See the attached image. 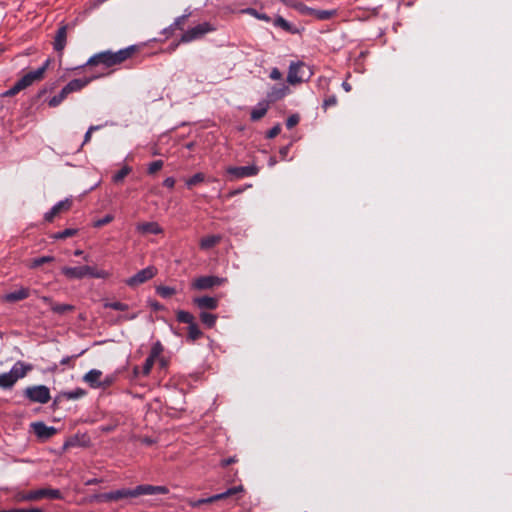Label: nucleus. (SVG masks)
Segmentation results:
<instances>
[{"label": "nucleus", "instance_id": "nucleus-12", "mask_svg": "<svg viewBox=\"0 0 512 512\" xmlns=\"http://www.w3.org/2000/svg\"><path fill=\"white\" fill-rule=\"evenodd\" d=\"M168 489L165 486H154V485H138L134 488V497H138L141 495H157V494H167Z\"/></svg>", "mask_w": 512, "mask_h": 512}, {"label": "nucleus", "instance_id": "nucleus-8", "mask_svg": "<svg viewBox=\"0 0 512 512\" xmlns=\"http://www.w3.org/2000/svg\"><path fill=\"white\" fill-rule=\"evenodd\" d=\"M296 11L301 15H309L313 16L317 20H329L336 15V10H318L312 7L305 5L300 2L299 5L296 6Z\"/></svg>", "mask_w": 512, "mask_h": 512}, {"label": "nucleus", "instance_id": "nucleus-35", "mask_svg": "<svg viewBox=\"0 0 512 512\" xmlns=\"http://www.w3.org/2000/svg\"><path fill=\"white\" fill-rule=\"evenodd\" d=\"M156 292L158 295H160L162 298H168L176 293L175 288L170 286H158L156 288Z\"/></svg>", "mask_w": 512, "mask_h": 512}, {"label": "nucleus", "instance_id": "nucleus-48", "mask_svg": "<svg viewBox=\"0 0 512 512\" xmlns=\"http://www.w3.org/2000/svg\"><path fill=\"white\" fill-rule=\"evenodd\" d=\"M162 351V346L159 342H157L151 349L149 357L156 359Z\"/></svg>", "mask_w": 512, "mask_h": 512}, {"label": "nucleus", "instance_id": "nucleus-4", "mask_svg": "<svg viewBox=\"0 0 512 512\" xmlns=\"http://www.w3.org/2000/svg\"><path fill=\"white\" fill-rule=\"evenodd\" d=\"M214 30L215 27L211 25L209 22L200 23L184 32L180 38V42L189 43L201 39L207 33H210Z\"/></svg>", "mask_w": 512, "mask_h": 512}, {"label": "nucleus", "instance_id": "nucleus-24", "mask_svg": "<svg viewBox=\"0 0 512 512\" xmlns=\"http://www.w3.org/2000/svg\"><path fill=\"white\" fill-rule=\"evenodd\" d=\"M32 426L35 434L39 437L49 438L56 432L54 427L47 426L43 422L33 423Z\"/></svg>", "mask_w": 512, "mask_h": 512}, {"label": "nucleus", "instance_id": "nucleus-62", "mask_svg": "<svg viewBox=\"0 0 512 512\" xmlns=\"http://www.w3.org/2000/svg\"><path fill=\"white\" fill-rule=\"evenodd\" d=\"M21 512H45L41 508L21 509Z\"/></svg>", "mask_w": 512, "mask_h": 512}, {"label": "nucleus", "instance_id": "nucleus-41", "mask_svg": "<svg viewBox=\"0 0 512 512\" xmlns=\"http://www.w3.org/2000/svg\"><path fill=\"white\" fill-rule=\"evenodd\" d=\"M21 90H23V89L21 88L19 83L16 82L10 89L4 91L1 94V97H12V96L16 95L17 93H19Z\"/></svg>", "mask_w": 512, "mask_h": 512}, {"label": "nucleus", "instance_id": "nucleus-7", "mask_svg": "<svg viewBox=\"0 0 512 512\" xmlns=\"http://www.w3.org/2000/svg\"><path fill=\"white\" fill-rule=\"evenodd\" d=\"M50 64V59L45 60V62L36 70L30 71L22 76L17 82L21 86L22 89H25L31 86L33 83L38 82L43 79L46 70L48 69Z\"/></svg>", "mask_w": 512, "mask_h": 512}, {"label": "nucleus", "instance_id": "nucleus-6", "mask_svg": "<svg viewBox=\"0 0 512 512\" xmlns=\"http://www.w3.org/2000/svg\"><path fill=\"white\" fill-rule=\"evenodd\" d=\"M242 491H243V487L241 485H239V486H235V487L229 488V489H227L226 491H224L222 493L215 494V495L207 497V498L188 499L187 503L192 508H197V507L201 506L202 504L212 503V502H215L217 500H221V499L227 498L229 496H232V495L237 494V493L242 492Z\"/></svg>", "mask_w": 512, "mask_h": 512}, {"label": "nucleus", "instance_id": "nucleus-32", "mask_svg": "<svg viewBox=\"0 0 512 512\" xmlns=\"http://www.w3.org/2000/svg\"><path fill=\"white\" fill-rule=\"evenodd\" d=\"M200 319L205 326L211 328L215 325L217 316L208 312H201Z\"/></svg>", "mask_w": 512, "mask_h": 512}, {"label": "nucleus", "instance_id": "nucleus-16", "mask_svg": "<svg viewBox=\"0 0 512 512\" xmlns=\"http://www.w3.org/2000/svg\"><path fill=\"white\" fill-rule=\"evenodd\" d=\"M30 295V290L26 287H20L19 289L6 293L3 295L2 300L5 302L13 303L24 300Z\"/></svg>", "mask_w": 512, "mask_h": 512}, {"label": "nucleus", "instance_id": "nucleus-42", "mask_svg": "<svg viewBox=\"0 0 512 512\" xmlns=\"http://www.w3.org/2000/svg\"><path fill=\"white\" fill-rule=\"evenodd\" d=\"M154 363H155V359H153L152 357L148 356L146 358V360H145V362H144V364L142 366V373H143V375L146 376V375H148L151 372Z\"/></svg>", "mask_w": 512, "mask_h": 512}, {"label": "nucleus", "instance_id": "nucleus-43", "mask_svg": "<svg viewBox=\"0 0 512 512\" xmlns=\"http://www.w3.org/2000/svg\"><path fill=\"white\" fill-rule=\"evenodd\" d=\"M162 167H163L162 160L153 161L148 166V173L154 174L155 172L159 171Z\"/></svg>", "mask_w": 512, "mask_h": 512}, {"label": "nucleus", "instance_id": "nucleus-57", "mask_svg": "<svg viewBox=\"0 0 512 512\" xmlns=\"http://www.w3.org/2000/svg\"><path fill=\"white\" fill-rule=\"evenodd\" d=\"M163 185L167 188H170L172 189L175 185V179L173 177H167L164 181H163Z\"/></svg>", "mask_w": 512, "mask_h": 512}, {"label": "nucleus", "instance_id": "nucleus-21", "mask_svg": "<svg viewBox=\"0 0 512 512\" xmlns=\"http://www.w3.org/2000/svg\"><path fill=\"white\" fill-rule=\"evenodd\" d=\"M273 25L275 27L283 29L284 31H286V32H288L290 34H300L301 31H302L301 29L297 28L296 26H294L293 24L288 22L282 16H277L274 19Z\"/></svg>", "mask_w": 512, "mask_h": 512}, {"label": "nucleus", "instance_id": "nucleus-52", "mask_svg": "<svg viewBox=\"0 0 512 512\" xmlns=\"http://www.w3.org/2000/svg\"><path fill=\"white\" fill-rule=\"evenodd\" d=\"M59 212L56 210V208L52 207L49 211H47L45 214H44V219L47 221V222H51L54 217L58 214Z\"/></svg>", "mask_w": 512, "mask_h": 512}, {"label": "nucleus", "instance_id": "nucleus-28", "mask_svg": "<svg viewBox=\"0 0 512 512\" xmlns=\"http://www.w3.org/2000/svg\"><path fill=\"white\" fill-rule=\"evenodd\" d=\"M15 384L16 382L13 380L9 372L0 374V388L3 390H10Z\"/></svg>", "mask_w": 512, "mask_h": 512}, {"label": "nucleus", "instance_id": "nucleus-56", "mask_svg": "<svg viewBox=\"0 0 512 512\" xmlns=\"http://www.w3.org/2000/svg\"><path fill=\"white\" fill-rule=\"evenodd\" d=\"M279 1L281 3H283L284 5L291 7L295 10H296V6L300 4V2L297 0H279Z\"/></svg>", "mask_w": 512, "mask_h": 512}, {"label": "nucleus", "instance_id": "nucleus-58", "mask_svg": "<svg viewBox=\"0 0 512 512\" xmlns=\"http://www.w3.org/2000/svg\"><path fill=\"white\" fill-rule=\"evenodd\" d=\"M150 307L154 310V311H159V310H162L164 307L162 304H160L159 302L157 301H151L150 302Z\"/></svg>", "mask_w": 512, "mask_h": 512}, {"label": "nucleus", "instance_id": "nucleus-53", "mask_svg": "<svg viewBox=\"0 0 512 512\" xmlns=\"http://www.w3.org/2000/svg\"><path fill=\"white\" fill-rule=\"evenodd\" d=\"M95 269L94 267H91V266H82V271H83V278L85 277H91L93 278V274L95 272Z\"/></svg>", "mask_w": 512, "mask_h": 512}, {"label": "nucleus", "instance_id": "nucleus-47", "mask_svg": "<svg viewBox=\"0 0 512 512\" xmlns=\"http://www.w3.org/2000/svg\"><path fill=\"white\" fill-rule=\"evenodd\" d=\"M298 122H299V116L297 114H293L288 117V119L286 121V126L288 129H291L294 126H296L298 124Z\"/></svg>", "mask_w": 512, "mask_h": 512}, {"label": "nucleus", "instance_id": "nucleus-45", "mask_svg": "<svg viewBox=\"0 0 512 512\" xmlns=\"http://www.w3.org/2000/svg\"><path fill=\"white\" fill-rule=\"evenodd\" d=\"M113 220V216L111 214H107L105 215L103 218L101 219H98L95 223H94V226L95 227H101V226H104L108 223H110L111 221Z\"/></svg>", "mask_w": 512, "mask_h": 512}, {"label": "nucleus", "instance_id": "nucleus-39", "mask_svg": "<svg viewBox=\"0 0 512 512\" xmlns=\"http://www.w3.org/2000/svg\"><path fill=\"white\" fill-rule=\"evenodd\" d=\"M105 308H110L117 311H126L128 310L129 306L125 303L115 301V302H107L104 304Z\"/></svg>", "mask_w": 512, "mask_h": 512}, {"label": "nucleus", "instance_id": "nucleus-38", "mask_svg": "<svg viewBox=\"0 0 512 512\" xmlns=\"http://www.w3.org/2000/svg\"><path fill=\"white\" fill-rule=\"evenodd\" d=\"M205 180V175L203 173H196L192 177L186 180V186L188 188L193 187L194 185L203 182Z\"/></svg>", "mask_w": 512, "mask_h": 512}, {"label": "nucleus", "instance_id": "nucleus-59", "mask_svg": "<svg viewBox=\"0 0 512 512\" xmlns=\"http://www.w3.org/2000/svg\"><path fill=\"white\" fill-rule=\"evenodd\" d=\"M40 299H41L44 303L48 304V305L50 306V308H51V309H52V304H55V303L52 301V298H51V297H49V296H41V297H40Z\"/></svg>", "mask_w": 512, "mask_h": 512}, {"label": "nucleus", "instance_id": "nucleus-44", "mask_svg": "<svg viewBox=\"0 0 512 512\" xmlns=\"http://www.w3.org/2000/svg\"><path fill=\"white\" fill-rule=\"evenodd\" d=\"M246 13L258 18V19H261V20H264L266 22H268L270 20V17L266 14H260L257 10L253 9V8H248L245 10Z\"/></svg>", "mask_w": 512, "mask_h": 512}, {"label": "nucleus", "instance_id": "nucleus-60", "mask_svg": "<svg viewBox=\"0 0 512 512\" xmlns=\"http://www.w3.org/2000/svg\"><path fill=\"white\" fill-rule=\"evenodd\" d=\"M112 381H113V378L107 376L104 380H101V383H103V385L101 387L109 386L112 383Z\"/></svg>", "mask_w": 512, "mask_h": 512}, {"label": "nucleus", "instance_id": "nucleus-3", "mask_svg": "<svg viewBox=\"0 0 512 512\" xmlns=\"http://www.w3.org/2000/svg\"><path fill=\"white\" fill-rule=\"evenodd\" d=\"M43 498L61 499L62 494L59 489L40 488V489L32 490L27 493H23V494L19 495V500H21V501H34V500H40Z\"/></svg>", "mask_w": 512, "mask_h": 512}, {"label": "nucleus", "instance_id": "nucleus-11", "mask_svg": "<svg viewBox=\"0 0 512 512\" xmlns=\"http://www.w3.org/2000/svg\"><path fill=\"white\" fill-rule=\"evenodd\" d=\"M225 279L217 276H201L194 280L192 283L193 288L197 290H205L214 286L221 285Z\"/></svg>", "mask_w": 512, "mask_h": 512}, {"label": "nucleus", "instance_id": "nucleus-2", "mask_svg": "<svg viewBox=\"0 0 512 512\" xmlns=\"http://www.w3.org/2000/svg\"><path fill=\"white\" fill-rule=\"evenodd\" d=\"M312 71L302 61L291 62L288 69L287 82L291 85L307 81Z\"/></svg>", "mask_w": 512, "mask_h": 512}, {"label": "nucleus", "instance_id": "nucleus-54", "mask_svg": "<svg viewBox=\"0 0 512 512\" xmlns=\"http://www.w3.org/2000/svg\"><path fill=\"white\" fill-rule=\"evenodd\" d=\"M252 185L251 184H248L244 187H240V188H237V189H234V190H231L229 193H228V197H233L235 195H238L242 192H244L247 188H250Z\"/></svg>", "mask_w": 512, "mask_h": 512}, {"label": "nucleus", "instance_id": "nucleus-61", "mask_svg": "<svg viewBox=\"0 0 512 512\" xmlns=\"http://www.w3.org/2000/svg\"><path fill=\"white\" fill-rule=\"evenodd\" d=\"M188 15H182V16H179L178 18L175 19L173 25L175 26H178L180 25L184 20L185 18L187 17Z\"/></svg>", "mask_w": 512, "mask_h": 512}, {"label": "nucleus", "instance_id": "nucleus-10", "mask_svg": "<svg viewBox=\"0 0 512 512\" xmlns=\"http://www.w3.org/2000/svg\"><path fill=\"white\" fill-rule=\"evenodd\" d=\"M226 172L236 179H243L256 176L259 173V168L255 164L247 166H229Z\"/></svg>", "mask_w": 512, "mask_h": 512}, {"label": "nucleus", "instance_id": "nucleus-30", "mask_svg": "<svg viewBox=\"0 0 512 512\" xmlns=\"http://www.w3.org/2000/svg\"><path fill=\"white\" fill-rule=\"evenodd\" d=\"M69 94L67 93V91L65 90V88L63 87L61 89V91L53 96L52 98L49 99L48 101V105L50 107H57L58 105H60L62 103V101L68 96Z\"/></svg>", "mask_w": 512, "mask_h": 512}, {"label": "nucleus", "instance_id": "nucleus-13", "mask_svg": "<svg viewBox=\"0 0 512 512\" xmlns=\"http://www.w3.org/2000/svg\"><path fill=\"white\" fill-rule=\"evenodd\" d=\"M32 368L31 364L17 361L8 372L12 376L13 380L17 382L19 379L24 378Z\"/></svg>", "mask_w": 512, "mask_h": 512}, {"label": "nucleus", "instance_id": "nucleus-9", "mask_svg": "<svg viewBox=\"0 0 512 512\" xmlns=\"http://www.w3.org/2000/svg\"><path fill=\"white\" fill-rule=\"evenodd\" d=\"M156 268L153 266H148L140 271H138L135 275L125 280V283L130 287H135L140 284L145 283L146 281L152 279L156 275Z\"/></svg>", "mask_w": 512, "mask_h": 512}, {"label": "nucleus", "instance_id": "nucleus-46", "mask_svg": "<svg viewBox=\"0 0 512 512\" xmlns=\"http://www.w3.org/2000/svg\"><path fill=\"white\" fill-rule=\"evenodd\" d=\"M98 129H100V126H98V125H96V126H90V127L88 128V130L86 131V133H85V135H84V140H83V143L81 144V147H82L84 144H86V143H88V142L90 141L92 132H93V131H96V130H98Z\"/></svg>", "mask_w": 512, "mask_h": 512}, {"label": "nucleus", "instance_id": "nucleus-64", "mask_svg": "<svg viewBox=\"0 0 512 512\" xmlns=\"http://www.w3.org/2000/svg\"><path fill=\"white\" fill-rule=\"evenodd\" d=\"M288 151H289V146H285V147H283V148H281V149H280V154H281L283 157H285V156L287 155Z\"/></svg>", "mask_w": 512, "mask_h": 512}, {"label": "nucleus", "instance_id": "nucleus-25", "mask_svg": "<svg viewBox=\"0 0 512 512\" xmlns=\"http://www.w3.org/2000/svg\"><path fill=\"white\" fill-rule=\"evenodd\" d=\"M269 109V101H260L251 111V120L257 121L265 116Z\"/></svg>", "mask_w": 512, "mask_h": 512}, {"label": "nucleus", "instance_id": "nucleus-17", "mask_svg": "<svg viewBox=\"0 0 512 512\" xmlns=\"http://www.w3.org/2000/svg\"><path fill=\"white\" fill-rule=\"evenodd\" d=\"M102 372L98 369H91L88 371L83 380L91 387V388H100L103 383H101Z\"/></svg>", "mask_w": 512, "mask_h": 512}, {"label": "nucleus", "instance_id": "nucleus-31", "mask_svg": "<svg viewBox=\"0 0 512 512\" xmlns=\"http://www.w3.org/2000/svg\"><path fill=\"white\" fill-rule=\"evenodd\" d=\"M54 313L56 314H59V315H63L67 312H72L75 310V306L71 305V304H58V303H55V304H52V309H51Z\"/></svg>", "mask_w": 512, "mask_h": 512}, {"label": "nucleus", "instance_id": "nucleus-51", "mask_svg": "<svg viewBox=\"0 0 512 512\" xmlns=\"http://www.w3.org/2000/svg\"><path fill=\"white\" fill-rule=\"evenodd\" d=\"M110 276V273L106 270L102 269H95V272L93 274V278L97 279H106Z\"/></svg>", "mask_w": 512, "mask_h": 512}, {"label": "nucleus", "instance_id": "nucleus-55", "mask_svg": "<svg viewBox=\"0 0 512 512\" xmlns=\"http://www.w3.org/2000/svg\"><path fill=\"white\" fill-rule=\"evenodd\" d=\"M269 76L272 80H280L282 78V73L278 68H273Z\"/></svg>", "mask_w": 512, "mask_h": 512}, {"label": "nucleus", "instance_id": "nucleus-15", "mask_svg": "<svg viewBox=\"0 0 512 512\" xmlns=\"http://www.w3.org/2000/svg\"><path fill=\"white\" fill-rule=\"evenodd\" d=\"M97 76L81 78V79H73L69 81L65 86V90L68 94L73 92L81 91L84 87H86L92 80L96 79Z\"/></svg>", "mask_w": 512, "mask_h": 512}, {"label": "nucleus", "instance_id": "nucleus-18", "mask_svg": "<svg viewBox=\"0 0 512 512\" xmlns=\"http://www.w3.org/2000/svg\"><path fill=\"white\" fill-rule=\"evenodd\" d=\"M136 230L142 234H154V235L161 234L163 232V229L161 228V226L157 222H154V221L139 223L136 226Z\"/></svg>", "mask_w": 512, "mask_h": 512}, {"label": "nucleus", "instance_id": "nucleus-27", "mask_svg": "<svg viewBox=\"0 0 512 512\" xmlns=\"http://www.w3.org/2000/svg\"><path fill=\"white\" fill-rule=\"evenodd\" d=\"M221 237L219 235H209L200 240V248L207 250L214 247L217 243H219Z\"/></svg>", "mask_w": 512, "mask_h": 512}, {"label": "nucleus", "instance_id": "nucleus-33", "mask_svg": "<svg viewBox=\"0 0 512 512\" xmlns=\"http://www.w3.org/2000/svg\"><path fill=\"white\" fill-rule=\"evenodd\" d=\"M132 171V168L128 165H124L117 173L112 177L114 183H119Z\"/></svg>", "mask_w": 512, "mask_h": 512}, {"label": "nucleus", "instance_id": "nucleus-63", "mask_svg": "<svg viewBox=\"0 0 512 512\" xmlns=\"http://www.w3.org/2000/svg\"><path fill=\"white\" fill-rule=\"evenodd\" d=\"M342 88L346 91V92H350L352 87L351 85L347 82V81H344L342 83Z\"/></svg>", "mask_w": 512, "mask_h": 512}, {"label": "nucleus", "instance_id": "nucleus-40", "mask_svg": "<svg viewBox=\"0 0 512 512\" xmlns=\"http://www.w3.org/2000/svg\"><path fill=\"white\" fill-rule=\"evenodd\" d=\"M71 200L69 198H66L64 200H61L57 202L53 207L56 208V210L60 213L61 211H66L71 207Z\"/></svg>", "mask_w": 512, "mask_h": 512}, {"label": "nucleus", "instance_id": "nucleus-19", "mask_svg": "<svg viewBox=\"0 0 512 512\" xmlns=\"http://www.w3.org/2000/svg\"><path fill=\"white\" fill-rule=\"evenodd\" d=\"M67 39V26H61L55 35L53 47L58 52L61 53L66 46Z\"/></svg>", "mask_w": 512, "mask_h": 512}, {"label": "nucleus", "instance_id": "nucleus-50", "mask_svg": "<svg viewBox=\"0 0 512 512\" xmlns=\"http://www.w3.org/2000/svg\"><path fill=\"white\" fill-rule=\"evenodd\" d=\"M336 104H337V97L335 95H331L324 100L323 107L326 109L328 107L335 106Z\"/></svg>", "mask_w": 512, "mask_h": 512}, {"label": "nucleus", "instance_id": "nucleus-36", "mask_svg": "<svg viewBox=\"0 0 512 512\" xmlns=\"http://www.w3.org/2000/svg\"><path fill=\"white\" fill-rule=\"evenodd\" d=\"M54 261V257L53 256H42V257H38V258H35L32 260L31 264H30V267L31 268H38L40 267L41 265L45 264V263H50V262H53Z\"/></svg>", "mask_w": 512, "mask_h": 512}, {"label": "nucleus", "instance_id": "nucleus-14", "mask_svg": "<svg viewBox=\"0 0 512 512\" xmlns=\"http://www.w3.org/2000/svg\"><path fill=\"white\" fill-rule=\"evenodd\" d=\"M100 499L102 501H117L122 498L134 497V489H119L101 494Z\"/></svg>", "mask_w": 512, "mask_h": 512}, {"label": "nucleus", "instance_id": "nucleus-34", "mask_svg": "<svg viewBox=\"0 0 512 512\" xmlns=\"http://www.w3.org/2000/svg\"><path fill=\"white\" fill-rule=\"evenodd\" d=\"M202 335L201 330L199 329L196 323H193L188 326V338L192 341L197 340Z\"/></svg>", "mask_w": 512, "mask_h": 512}, {"label": "nucleus", "instance_id": "nucleus-5", "mask_svg": "<svg viewBox=\"0 0 512 512\" xmlns=\"http://www.w3.org/2000/svg\"><path fill=\"white\" fill-rule=\"evenodd\" d=\"M24 395L31 402L46 404L51 399L50 390L45 385L29 386L24 390Z\"/></svg>", "mask_w": 512, "mask_h": 512}, {"label": "nucleus", "instance_id": "nucleus-22", "mask_svg": "<svg viewBox=\"0 0 512 512\" xmlns=\"http://www.w3.org/2000/svg\"><path fill=\"white\" fill-rule=\"evenodd\" d=\"M86 395V391L82 388H75L74 390H71V391H63L61 392L56 398H55V403L58 402V401H61L62 399H66V400H77V399H80L82 397H84Z\"/></svg>", "mask_w": 512, "mask_h": 512}, {"label": "nucleus", "instance_id": "nucleus-23", "mask_svg": "<svg viewBox=\"0 0 512 512\" xmlns=\"http://www.w3.org/2000/svg\"><path fill=\"white\" fill-rule=\"evenodd\" d=\"M193 302L200 308V309H216L218 306V300L214 297L209 296H203V297H197L193 299Z\"/></svg>", "mask_w": 512, "mask_h": 512}, {"label": "nucleus", "instance_id": "nucleus-29", "mask_svg": "<svg viewBox=\"0 0 512 512\" xmlns=\"http://www.w3.org/2000/svg\"><path fill=\"white\" fill-rule=\"evenodd\" d=\"M176 317L178 322L188 324V326L195 323L194 316L190 312L184 310H179Z\"/></svg>", "mask_w": 512, "mask_h": 512}, {"label": "nucleus", "instance_id": "nucleus-20", "mask_svg": "<svg viewBox=\"0 0 512 512\" xmlns=\"http://www.w3.org/2000/svg\"><path fill=\"white\" fill-rule=\"evenodd\" d=\"M289 93L288 86L281 84L279 86H273L267 94L269 102H274L282 99Z\"/></svg>", "mask_w": 512, "mask_h": 512}, {"label": "nucleus", "instance_id": "nucleus-26", "mask_svg": "<svg viewBox=\"0 0 512 512\" xmlns=\"http://www.w3.org/2000/svg\"><path fill=\"white\" fill-rule=\"evenodd\" d=\"M61 272L68 279H83L82 266H77V267L65 266L61 269Z\"/></svg>", "mask_w": 512, "mask_h": 512}, {"label": "nucleus", "instance_id": "nucleus-1", "mask_svg": "<svg viewBox=\"0 0 512 512\" xmlns=\"http://www.w3.org/2000/svg\"><path fill=\"white\" fill-rule=\"evenodd\" d=\"M134 51V46H128L116 52H113L111 50L101 51L99 53L92 55L85 63V66L102 65L105 68H110L112 66L121 64L125 60L129 59L134 53Z\"/></svg>", "mask_w": 512, "mask_h": 512}, {"label": "nucleus", "instance_id": "nucleus-49", "mask_svg": "<svg viewBox=\"0 0 512 512\" xmlns=\"http://www.w3.org/2000/svg\"><path fill=\"white\" fill-rule=\"evenodd\" d=\"M281 131V127L279 124L273 126L266 134V137L272 139L276 137Z\"/></svg>", "mask_w": 512, "mask_h": 512}, {"label": "nucleus", "instance_id": "nucleus-37", "mask_svg": "<svg viewBox=\"0 0 512 512\" xmlns=\"http://www.w3.org/2000/svg\"><path fill=\"white\" fill-rule=\"evenodd\" d=\"M76 233H77V229L67 228L63 231L55 233L52 237L56 240L65 239V238L74 236Z\"/></svg>", "mask_w": 512, "mask_h": 512}]
</instances>
